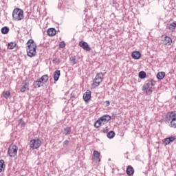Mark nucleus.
Returning <instances> with one entry per match:
<instances>
[{
    "mask_svg": "<svg viewBox=\"0 0 176 176\" xmlns=\"http://www.w3.org/2000/svg\"><path fill=\"white\" fill-rule=\"evenodd\" d=\"M42 145V141L39 138L32 139L30 141L29 146L30 149H39Z\"/></svg>",
    "mask_w": 176,
    "mask_h": 176,
    "instance_id": "nucleus-8",
    "label": "nucleus"
},
{
    "mask_svg": "<svg viewBox=\"0 0 176 176\" xmlns=\"http://www.w3.org/2000/svg\"><path fill=\"white\" fill-rule=\"evenodd\" d=\"M19 148L15 144H12L8 148V155L10 157H16Z\"/></svg>",
    "mask_w": 176,
    "mask_h": 176,
    "instance_id": "nucleus-9",
    "label": "nucleus"
},
{
    "mask_svg": "<svg viewBox=\"0 0 176 176\" xmlns=\"http://www.w3.org/2000/svg\"><path fill=\"white\" fill-rule=\"evenodd\" d=\"M108 138H113L115 137V132L114 131H110L107 133Z\"/></svg>",
    "mask_w": 176,
    "mask_h": 176,
    "instance_id": "nucleus-29",
    "label": "nucleus"
},
{
    "mask_svg": "<svg viewBox=\"0 0 176 176\" xmlns=\"http://www.w3.org/2000/svg\"><path fill=\"white\" fill-rule=\"evenodd\" d=\"M102 80H104V74L101 72L98 73L96 75L92 84L91 85V89H96V87H98V86L101 85Z\"/></svg>",
    "mask_w": 176,
    "mask_h": 176,
    "instance_id": "nucleus-7",
    "label": "nucleus"
},
{
    "mask_svg": "<svg viewBox=\"0 0 176 176\" xmlns=\"http://www.w3.org/2000/svg\"><path fill=\"white\" fill-rule=\"evenodd\" d=\"M166 76V72H160L157 74V78L159 80H163Z\"/></svg>",
    "mask_w": 176,
    "mask_h": 176,
    "instance_id": "nucleus-21",
    "label": "nucleus"
},
{
    "mask_svg": "<svg viewBox=\"0 0 176 176\" xmlns=\"http://www.w3.org/2000/svg\"><path fill=\"white\" fill-rule=\"evenodd\" d=\"M1 34H9V28H8L7 26L3 27L1 28Z\"/></svg>",
    "mask_w": 176,
    "mask_h": 176,
    "instance_id": "nucleus-25",
    "label": "nucleus"
},
{
    "mask_svg": "<svg viewBox=\"0 0 176 176\" xmlns=\"http://www.w3.org/2000/svg\"><path fill=\"white\" fill-rule=\"evenodd\" d=\"M59 46L61 47V49L65 47V43H64V41L60 42Z\"/></svg>",
    "mask_w": 176,
    "mask_h": 176,
    "instance_id": "nucleus-30",
    "label": "nucleus"
},
{
    "mask_svg": "<svg viewBox=\"0 0 176 176\" xmlns=\"http://www.w3.org/2000/svg\"><path fill=\"white\" fill-rule=\"evenodd\" d=\"M155 85H156V81L151 79L147 83L143 85L142 89L143 91L146 92V94H152L153 86H155Z\"/></svg>",
    "mask_w": 176,
    "mask_h": 176,
    "instance_id": "nucleus-6",
    "label": "nucleus"
},
{
    "mask_svg": "<svg viewBox=\"0 0 176 176\" xmlns=\"http://www.w3.org/2000/svg\"><path fill=\"white\" fill-rule=\"evenodd\" d=\"M26 90H30V84L28 82L23 83L20 88L21 93H25Z\"/></svg>",
    "mask_w": 176,
    "mask_h": 176,
    "instance_id": "nucleus-16",
    "label": "nucleus"
},
{
    "mask_svg": "<svg viewBox=\"0 0 176 176\" xmlns=\"http://www.w3.org/2000/svg\"><path fill=\"white\" fill-rule=\"evenodd\" d=\"M105 104L106 107H109V105H111V102H109V100H106Z\"/></svg>",
    "mask_w": 176,
    "mask_h": 176,
    "instance_id": "nucleus-31",
    "label": "nucleus"
},
{
    "mask_svg": "<svg viewBox=\"0 0 176 176\" xmlns=\"http://www.w3.org/2000/svg\"><path fill=\"white\" fill-rule=\"evenodd\" d=\"M3 96L4 97V98H9V97H10V91H4L3 92Z\"/></svg>",
    "mask_w": 176,
    "mask_h": 176,
    "instance_id": "nucleus-28",
    "label": "nucleus"
},
{
    "mask_svg": "<svg viewBox=\"0 0 176 176\" xmlns=\"http://www.w3.org/2000/svg\"><path fill=\"white\" fill-rule=\"evenodd\" d=\"M54 61H56V60H55V59H54V60H53V63H54Z\"/></svg>",
    "mask_w": 176,
    "mask_h": 176,
    "instance_id": "nucleus-33",
    "label": "nucleus"
},
{
    "mask_svg": "<svg viewBox=\"0 0 176 176\" xmlns=\"http://www.w3.org/2000/svg\"><path fill=\"white\" fill-rule=\"evenodd\" d=\"M13 21H21L24 20V11L20 8H15L12 12Z\"/></svg>",
    "mask_w": 176,
    "mask_h": 176,
    "instance_id": "nucleus-3",
    "label": "nucleus"
},
{
    "mask_svg": "<svg viewBox=\"0 0 176 176\" xmlns=\"http://www.w3.org/2000/svg\"><path fill=\"white\" fill-rule=\"evenodd\" d=\"M63 134L65 135H69V134H71V127L67 126L65 128Z\"/></svg>",
    "mask_w": 176,
    "mask_h": 176,
    "instance_id": "nucleus-24",
    "label": "nucleus"
},
{
    "mask_svg": "<svg viewBox=\"0 0 176 176\" xmlns=\"http://www.w3.org/2000/svg\"><path fill=\"white\" fill-rule=\"evenodd\" d=\"M68 144H69V140H65L63 142V145H68Z\"/></svg>",
    "mask_w": 176,
    "mask_h": 176,
    "instance_id": "nucleus-32",
    "label": "nucleus"
},
{
    "mask_svg": "<svg viewBox=\"0 0 176 176\" xmlns=\"http://www.w3.org/2000/svg\"><path fill=\"white\" fill-rule=\"evenodd\" d=\"M126 173L127 175H129V176L133 175H134V168H133V166H128L126 168Z\"/></svg>",
    "mask_w": 176,
    "mask_h": 176,
    "instance_id": "nucleus-18",
    "label": "nucleus"
},
{
    "mask_svg": "<svg viewBox=\"0 0 176 176\" xmlns=\"http://www.w3.org/2000/svg\"><path fill=\"white\" fill-rule=\"evenodd\" d=\"M139 78H140V79H145L146 78V73L142 71L139 72Z\"/></svg>",
    "mask_w": 176,
    "mask_h": 176,
    "instance_id": "nucleus-27",
    "label": "nucleus"
},
{
    "mask_svg": "<svg viewBox=\"0 0 176 176\" xmlns=\"http://www.w3.org/2000/svg\"><path fill=\"white\" fill-rule=\"evenodd\" d=\"M167 28L169 30L170 32H174L176 28V21H173L172 23L169 24Z\"/></svg>",
    "mask_w": 176,
    "mask_h": 176,
    "instance_id": "nucleus-19",
    "label": "nucleus"
},
{
    "mask_svg": "<svg viewBox=\"0 0 176 176\" xmlns=\"http://www.w3.org/2000/svg\"><path fill=\"white\" fill-rule=\"evenodd\" d=\"M100 156L101 154L98 151H94L93 160H95V162H101V158H100Z\"/></svg>",
    "mask_w": 176,
    "mask_h": 176,
    "instance_id": "nucleus-12",
    "label": "nucleus"
},
{
    "mask_svg": "<svg viewBox=\"0 0 176 176\" xmlns=\"http://www.w3.org/2000/svg\"><path fill=\"white\" fill-rule=\"evenodd\" d=\"M49 80V76L47 74H45L41 76V78L37 79L36 81L33 82V86L34 89H39V87H42L45 83Z\"/></svg>",
    "mask_w": 176,
    "mask_h": 176,
    "instance_id": "nucleus-5",
    "label": "nucleus"
},
{
    "mask_svg": "<svg viewBox=\"0 0 176 176\" xmlns=\"http://www.w3.org/2000/svg\"><path fill=\"white\" fill-rule=\"evenodd\" d=\"M112 118L109 115H104L103 116L98 118L97 121H96L94 124V126L96 129H98V127H101L102 124H107L109 120H111Z\"/></svg>",
    "mask_w": 176,
    "mask_h": 176,
    "instance_id": "nucleus-4",
    "label": "nucleus"
},
{
    "mask_svg": "<svg viewBox=\"0 0 176 176\" xmlns=\"http://www.w3.org/2000/svg\"><path fill=\"white\" fill-rule=\"evenodd\" d=\"M61 75V72L60 70H56L54 73V80L55 82H57L58 79L60 78V76Z\"/></svg>",
    "mask_w": 176,
    "mask_h": 176,
    "instance_id": "nucleus-20",
    "label": "nucleus"
},
{
    "mask_svg": "<svg viewBox=\"0 0 176 176\" xmlns=\"http://www.w3.org/2000/svg\"><path fill=\"white\" fill-rule=\"evenodd\" d=\"M165 122L172 129H176V111H168L165 115Z\"/></svg>",
    "mask_w": 176,
    "mask_h": 176,
    "instance_id": "nucleus-2",
    "label": "nucleus"
},
{
    "mask_svg": "<svg viewBox=\"0 0 176 176\" xmlns=\"http://www.w3.org/2000/svg\"><path fill=\"white\" fill-rule=\"evenodd\" d=\"M36 43L34 40H28L26 43V52L28 57H35L36 56Z\"/></svg>",
    "mask_w": 176,
    "mask_h": 176,
    "instance_id": "nucleus-1",
    "label": "nucleus"
},
{
    "mask_svg": "<svg viewBox=\"0 0 176 176\" xmlns=\"http://www.w3.org/2000/svg\"><path fill=\"white\" fill-rule=\"evenodd\" d=\"M16 46H17V43L16 42H10L8 44V49H9L10 50H13V49H14V47H16Z\"/></svg>",
    "mask_w": 176,
    "mask_h": 176,
    "instance_id": "nucleus-22",
    "label": "nucleus"
},
{
    "mask_svg": "<svg viewBox=\"0 0 176 176\" xmlns=\"http://www.w3.org/2000/svg\"><path fill=\"white\" fill-rule=\"evenodd\" d=\"M5 167H6V165L5 164V161L3 160H0V173H2V171H5Z\"/></svg>",
    "mask_w": 176,
    "mask_h": 176,
    "instance_id": "nucleus-23",
    "label": "nucleus"
},
{
    "mask_svg": "<svg viewBox=\"0 0 176 176\" xmlns=\"http://www.w3.org/2000/svg\"><path fill=\"white\" fill-rule=\"evenodd\" d=\"M131 57L133 60H140L141 58V52L133 51L131 54Z\"/></svg>",
    "mask_w": 176,
    "mask_h": 176,
    "instance_id": "nucleus-14",
    "label": "nucleus"
},
{
    "mask_svg": "<svg viewBox=\"0 0 176 176\" xmlns=\"http://www.w3.org/2000/svg\"><path fill=\"white\" fill-rule=\"evenodd\" d=\"M78 45L80 47H82V49H83V50H86V52H90V50H91L90 45H89V44L85 41H80Z\"/></svg>",
    "mask_w": 176,
    "mask_h": 176,
    "instance_id": "nucleus-10",
    "label": "nucleus"
},
{
    "mask_svg": "<svg viewBox=\"0 0 176 176\" xmlns=\"http://www.w3.org/2000/svg\"><path fill=\"white\" fill-rule=\"evenodd\" d=\"M164 45L166 46H170L171 43H173V39L170 37L166 36L163 39Z\"/></svg>",
    "mask_w": 176,
    "mask_h": 176,
    "instance_id": "nucleus-13",
    "label": "nucleus"
},
{
    "mask_svg": "<svg viewBox=\"0 0 176 176\" xmlns=\"http://www.w3.org/2000/svg\"><path fill=\"white\" fill-rule=\"evenodd\" d=\"M175 141V137L170 136L169 138H166L163 140V142L165 145H168L170 142H174Z\"/></svg>",
    "mask_w": 176,
    "mask_h": 176,
    "instance_id": "nucleus-15",
    "label": "nucleus"
},
{
    "mask_svg": "<svg viewBox=\"0 0 176 176\" xmlns=\"http://www.w3.org/2000/svg\"><path fill=\"white\" fill-rule=\"evenodd\" d=\"M69 63H70L71 65H75V64H76V58L75 56L70 57Z\"/></svg>",
    "mask_w": 176,
    "mask_h": 176,
    "instance_id": "nucleus-26",
    "label": "nucleus"
},
{
    "mask_svg": "<svg viewBox=\"0 0 176 176\" xmlns=\"http://www.w3.org/2000/svg\"><path fill=\"white\" fill-rule=\"evenodd\" d=\"M90 98H91V91L90 90H87V91L83 95V99L85 102L89 101Z\"/></svg>",
    "mask_w": 176,
    "mask_h": 176,
    "instance_id": "nucleus-11",
    "label": "nucleus"
},
{
    "mask_svg": "<svg viewBox=\"0 0 176 176\" xmlns=\"http://www.w3.org/2000/svg\"><path fill=\"white\" fill-rule=\"evenodd\" d=\"M56 32H57V31H56V29H54L53 28H49L47 30V34L49 36H54L56 35Z\"/></svg>",
    "mask_w": 176,
    "mask_h": 176,
    "instance_id": "nucleus-17",
    "label": "nucleus"
}]
</instances>
